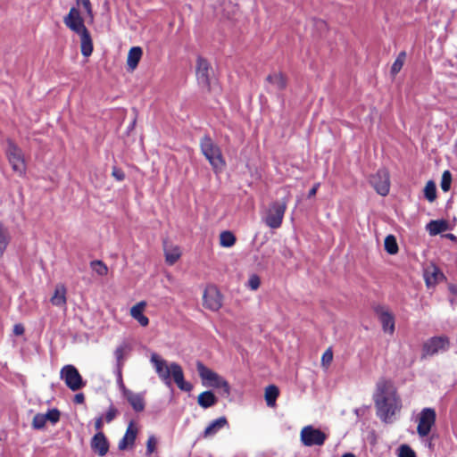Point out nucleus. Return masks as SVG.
I'll use <instances>...</instances> for the list:
<instances>
[{
    "label": "nucleus",
    "mask_w": 457,
    "mask_h": 457,
    "mask_svg": "<svg viewBox=\"0 0 457 457\" xmlns=\"http://www.w3.org/2000/svg\"><path fill=\"white\" fill-rule=\"evenodd\" d=\"M373 398L378 417L386 423H391L395 412L401 408V401L392 383L380 379L377 383Z\"/></svg>",
    "instance_id": "f257e3e1"
},
{
    "label": "nucleus",
    "mask_w": 457,
    "mask_h": 457,
    "mask_svg": "<svg viewBox=\"0 0 457 457\" xmlns=\"http://www.w3.org/2000/svg\"><path fill=\"white\" fill-rule=\"evenodd\" d=\"M150 361L159 378L168 387H171L173 379L181 391L190 392L193 389L192 384L185 380L183 370L177 362L168 364L164 359L155 353L151 354Z\"/></svg>",
    "instance_id": "f03ea898"
},
{
    "label": "nucleus",
    "mask_w": 457,
    "mask_h": 457,
    "mask_svg": "<svg viewBox=\"0 0 457 457\" xmlns=\"http://www.w3.org/2000/svg\"><path fill=\"white\" fill-rule=\"evenodd\" d=\"M196 370L204 386L221 388L226 395H229L230 386L224 378L206 367L201 361L196 363Z\"/></svg>",
    "instance_id": "7ed1b4c3"
},
{
    "label": "nucleus",
    "mask_w": 457,
    "mask_h": 457,
    "mask_svg": "<svg viewBox=\"0 0 457 457\" xmlns=\"http://www.w3.org/2000/svg\"><path fill=\"white\" fill-rule=\"evenodd\" d=\"M201 151L209 161L215 172L222 170L225 165L220 147L209 137H204L200 143Z\"/></svg>",
    "instance_id": "20e7f679"
},
{
    "label": "nucleus",
    "mask_w": 457,
    "mask_h": 457,
    "mask_svg": "<svg viewBox=\"0 0 457 457\" xmlns=\"http://www.w3.org/2000/svg\"><path fill=\"white\" fill-rule=\"evenodd\" d=\"M287 200L282 199L272 203L265 217V223L270 228H278L281 226L285 212L287 210Z\"/></svg>",
    "instance_id": "39448f33"
},
{
    "label": "nucleus",
    "mask_w": 457,
    "mask_h": 457,
    "mask_svg": "<svg viewBox=\"0 0 457 457\" xmlns=\"http://www.w3.org/2000/svg\"><path fill=\"white\" fill-rule=\"evenodd\" d=\"M60 377L71 391H78L86 385L77 368L71 364L62 368Z\"/></svg>",
    "instance_id": "423d86ee"
},
{
    "label": "nucleus",
    "mask_w": 457,
    "mask_h": 457,
    "mask_svg": "<svg viewBox=\"0 0 457 457\" xmlns=\"http://www.w3.org/2000/svg\"><path fill=\"white\" fill-rule=\"evenodd\" d=\"M6 155L12 170L23 174L25 171V161L21 149L12 140H7Z\"/></svg>",
    "instance_id": "0eeeda50"
},
{
    "label": "nucleus",
    "mask_w": 457,
    "mask_h": 457,
    "mask_svg": "<svg viewBox=\"0 0 457 457\" xmlns=\"http://www.w3.org/2000/svg\"><path fill=\"white\" fill-rule=\"evenodd\" d=\"M300 436L303 445L308 447L314 445L320 446L324 445L327 439V435L324 432L311 425L303 428Z\"/></svg>",
    "instance_id": "6e6552de"
},
{
    "label": "nucleus",
    "mask_w": 457,
    "mask_h": 457,
    "mask_svg": "<svg viewBox=\"0 0 457 457\" xmlns=\"http://www.w3.org/2000/svg\"><path fill=\"white\" fill-rule=\"evenodd\" d=\"M450 347L449 338L445 336L433 337L423 345V355H434L446 352Z\"/></svg>",
    "instance_id": "1a4fd4ad"
},
{
    "label": "nucleus",
    "mask_w": 457,
    "mask_h": 457,
    "mask_svg": "<svg viewBox=\"0 0 457 457\" xmlns=\"http://www.w3.org/2000/svg\"><path fill=\"white\" fill-rule=\"evenodd\" d=\"M436 414L432 408H424L419 418L417 432L420 437H425L430 433L431 428L436 422Z\"/></svg>",
    "instance_id": "9d476101"
},
{
    "label": "nucleus",
    "mask_w": 457,
    "mask_h": 457,
    "mask_svg": "<svg viewBox=\"0 0 457 457\" xmlns=\"http://www.w3.org/2000/svg\"><path fill=\"white\" fill-rule=\"evenodd\" d=\"M370 183L378 195L386 196L390 189L388 171L386 169L378 170L375 174L370 176Z\"/></svg>",
    "instance_id": "9b49d317"
},
{
    "label": "nucleus",
    "mask_w": 457,
    "mask_h": 457,
    "mask_svg": "<svg viewBox=\"0 0 457 457\" xmlns=\"http://www.w3.org/2000/svg\"><path fill=\"white\" fill-rule=\"evenodd\" d=\"M63 22L66 27H68L76 34H79L87 30L79 13V11L75 7L71 8L69 13L64 17Z\"/></svg>",
    "instance_id": "f8f14e48"
},
{
    "label": "nucleus",
    "mask_w": 457,
    "mask_h": 457,
    "mask_svg": "<svg viewBox=\"0 0 457 457\" xmlns=\"http://www.w3.org/2000/svg\"><path fill=\"white\" fill-rule=\"evenodd\" d=\"M204 306L211 311H218L221 307V297L215 287H209L204 290Z\"/></svg>",
    "instance_id": "ddd939ff"
},
{
    "label": "nucleus",
    "mask_w": 457,
    "mask_h": 457,
    "mask_svg": "<svg viewBox=\"0 0 457 457\" xmlns=\"http://www.w3.org/2000/svg\"><path fill=\"white\" fill-rule=\"evenodd\" d=\"M90 446L94 453L103 457L108 453L110 445L105 435L99 431L92 437Z\"/></svg>",
    "instance_id": "4468645a"
},
{
    "label": "nucleus",
    "mask_w": 457,
    "mask_h": 457,
    "mask_svg": "<svg viewBox=\"0 0 457 457\" xmlns=\"http://www.w3.org/2000/svg\"><path fill=\"white\" fill-rule=\"evenodd\" d=\"M378 320L382 325L383 331L389 335H393L395 332V317L387 310L383 307H378L376 310Z\"/></svg>",
    "instance_id": "2eb2a0df"
},
{
    "label": "nucleus",
    "mask_w": 457,
    "mask_h": 457,
    "mask_svg": "<svg viewBox=\"0 0 457 457\" xmlns=\"http://www.w3.org/2000/svg\"><path fill=\"white\" fill-rule=\"evenodd\" d=\"M196 78L200 86L204 87H210L209 63L201 57L197 59Z\"/></svg>",
    "instance_id": "dca6fc26"
},
{
    "label": "nucleus",
    "mask_w": 457,
    "mask_h": 457,
    "mask_svg": "<svg viewBox=\"0 0 457 457\" xmlns=\"http://www.w3.org/2000/svg\"><path fill=\"white\" fill-rule=\"evenodd\" d=\"M137 428L135 427L134 423L130 421L127 428L125 435L119 442L118 448L123 451L128 449L129 447H132L137 438Z\"/></svg>",
    "instance_id": "f3484780"
},
{
    "label": "nucleus",
    "mask_w": 457,
    "mask_h": 457,
    "mask_svg": "<svg viewBox=\"0 0 457 457\" xmlns=\"http://www.w3.org/2000/svg\"><path fill=\"white\" fill-rule=\"evenodd\" d=\"M227 426H228V420H227L226 417H224V416L220 417V418L212 420V422H210V424L204 430L203 436L205 438L213 436L220 430H221L222 428H224Z\"/></svg>",
    "instance_id": "a211bd4d"
},
{
    "label": "nucleus",
    "mask_w": 457,
    "mask_h": 457,
    "mask_svg": "<svg viewBox=\"0 0 457 457\" xmlns=\"http://www.w3.org/2000/svg\"><path fill=\"white\" fill-rule=\"evenodd\" d=\"M66 287L62 284L56 285L53 296L50 298V302L53 305L65 309L67 298H66Z\"/></svg>",
    "instance_id": "6ab92c4d"
},
{
    "label": "nucleus",
    "mask_w": 457,
    "mask_h": 457,
    "mask_svg": "<svg viewBox=\"0 0 457 457\" xmlns=\"http://www.w3.org/2000/svg\"><path fill=\"white\" fill-rule=\"evenodd\" d=\"M163 250L165 261L170 265L174 264L181 255L179 247L178 245H170L167 241L163 242Z\"/></svg>",
    "instance_id": "aec40b11"
},
{
    "label": "nucleus",
    "mask_w": 457,
    "mask_h": 457,
    "mask_svg": "<svg viewBox=\"0 0 457 457\" xmlns=\"http://www.w3.org/2000/svg\"><path fill=\"white\" fill-rule=\"evenodd\" d=\"M145 305H146L145 302L142 301V302H139L137 304H135L130 309V315L132 316V318H134L136 320H137V322L143 327L147 326L149 323V319L145 315L143 314V311H144Z\"/></svg>",
    "instance_id": "412c9836"
},
{
    "label": "nucleus",
    "mask_w": 457,
    "mask_h": 457,
    "mask_svg": "<svg viewBox=\"0 0 457 457\" xmlns=\"http://www.w3.org/2000/svg\"><path fill=\"white\" fill-rule=\"evenodd\" d=\"M125 398L135 411H142L145 409V401L142 394H135L132 391H126Z\"/></svg>",
    "instance_id": "4be33fe9"
},
{
    "label": "nucleus",
    "mask_w": 457,
    "mask_h": 457,
    "mask_svg": "<svg viewBox=\"0 0 457 457\" xmlns=\"http://www.w3.org/2000/svg\"><path fill=\"white\" fill-rule=\"evenodd\" d=\"M197 403L202 408L208 409L218 403V398L212 391L208 390L198 395Z\"/></svg>",
    "instance_id": "5701e85b"
},
{
    "label": "nucleus",
    "mask_w": 457,
    "mask_h": 457,
    "mask_svg": "<svg viewBox=\"0 0 457 457\" xmlns=\"http://www.w3.org/2000/svg\"><path fill=\"white\" fill-rule=\"evenodd\" d=\"M80 37V46H81V54L85 57H88L92 54L93 52V43L91 36L88 30H86L82 33L78 34Z\"/></svg>",
    "instance_id": "b1692460"
},
{
    "label": "nucleus",
    "mask_w": 457,
    "mask_h": 457,
    "mask_svg": "<svg viewBox=\"0 0 457 457\" xmlns=\"http://www.w3.org/2000/svg\"><path fill=\"white\" fill-rule=\"evenodd\" d=\"M131 346L128 342H122L114 351L116 369H121L126 355L130 352Z\"/></svg>",
    "instance_id": "393cba45"
},
{
    "label": "nucleus",
    "mask_w": 457,
    "mask_h": 457,
    "mask_svg": "<svg viewBox=\"0 0 457 457\" xmlns=\"http://www.w3.org/2000/svg\"><path fill=\"white\" fill-rule=\"evenodd\" d=\"M426 229L430 236H436L448 229V222L445 220H430L427 224Z\"/></svg>",
    "instance_id": "a878e982"
},
{
    "label": "nucleus",
    "mask_w": 457,
    "mask_h": 457,
    "mask_svg": "<svg viewBox=\"0 0 457 457\" xmlns=\"http://www.w3.org/2000/svg\"><path fill=\"white\" fill-rule=\"evenodd\" d=\"M142 49L139 46H133L130 48L127 59V64L130 70H134L137 68L142 57Z\"/></svg>",
    "instance_id": "bb28decb"
},
{
    "label": "nucleus",
    "mask_w": 457,
    "mask_h": 457,
    "mask_svg": "<svg viewBox=\"0 0 457 457\" xmlns=\"http://www.w3.org/2000/svg\"><path fill=\"white\" fill-rule=\"evenodd\" d=\"M278 395V388L274 385H270L265 388V401L269 407H274L276 405V400Z\"/></svg>",
    "instance_id": "cd10ccee"
},
{
    "label": "nucleus",
    "mask_w": 457,
    "mask_h": 457,
    "mask_svg": "<svg viewBox=\"0 0 457 457\" xmlns=\"http://www.w3.org/2000/svg\"><path fill=\"white\" fill-rule=\"evenodd\" d=\"M267 81L276 89L282 90L286 87V79L281 73H272L267 77Z\"/></svg>",
    "instance_id": "c85d7f7f"
},
{
    "label": "nucleus",
    "mask_w": 457,
    "mask_h": 457,
    "mask_svg": "<svg viewBox=\"0 0 457 457\" xmlns=\"http://www.w3.org/2000/svg\"><path fill=\"white\" fill-rule=\"evenodd\" d=\"M424 277L427 286L431 287L437 282L439 278L443 277V274L439 271L438 269L434 267L432 271L426 270Z\"/></svg>",
    "instance_id": "c756f323"
},
{
    "label": "nucleus",
    "mask_w": 457,
    "mask_h": 457,
    "mask_svg": "<svg viewBox=\"0 0 457 457\" xmlns=\"http://www.w3.org/2000/svg\"><path fill=\"white\" fill-rule=\"evenodd\" d=\"M385 250L389 254H395L398 252V245L395 237L393 235H388L385 238L384 242Z\"/></svg>",
    "instance_id": "7c9ffc66"
},
{
    "label": "nucleus",
    "mask_w": 457,
    "mask_h": 457,
    "mask_svg": "<svg viewBox=\"0 0 457 457\" xmlns=\"http://www.w3.org/2000/svg\"><path fill=\"white\" fill-rule=\"evenodd\" d=\"M10 242V234L6 228L0 223V255H3Z\"/></svg>",
    "instance_id": "2f4dec72"
},
{
    "label": "nucleus",
    "mask_w": 457,
    "mask_h": 457,
    "mask_svg": "<svg viewBox=\"0 0 457 457\" xmlns=\"http://www.w3.org/2000/svg\"><path fill=\"white\" fill-rule=\"evenodd\" d=\"M424 196L430 203H432L436 200V184L432 180H429L426 184L425 188H424Z\"/></svg>",
    "instance_id": "473e14b6"
},
{
    "label": "nucleus",
    "mask_w": 457,
    "mask_h": 457,
    "mask_svg": "<svg viewBox=\"0 0 457 457\" xmlns=\"http://www.w3.org/2000/svg\"><path fill=\"white\" fill-rule=\"evenodd\" d=\"M236 242V237L230 231H223L220 235V243L223 247H231Z\"/></svg>",
    "instance_id": "72a5a7b5"
},
{
    "label": "nucleus",
    "mask_w": 457,
    "mask_h": 457,
    "mask_svg": "<svg viewBox=\"0 0 457 457\" xmlns=\"http://www.w3.org/2000/svg\"><path fill=\"white\" fill-rule=\"evenodd\" d=\"M406 58V53L401 52L398 56L396 57L395 61L394 62L392 67H391V73L393 75L397 74L401 69L403 68V65L404 63Z\"/></svg>",
    "instance_id": "f704fd0d"
},
{
    "label": "nucleus",
    "mask_w": 457,
    "mask_h": 457,
    "mask_svg": "<svg viewBox=\"0 0 457 457\" xmlns=\"http://www.w3.org/2000/svg\"><path fill=\"white\" fill-rule=\"evenodd\" d=\"M91 269L100 276H105L108 273L107 266L99 260H96L90 262Z\"/></svg>",
    "instance_id": "c9c22d12"
},
{
    "label": "nucleus",
    "mask_w": 457,
    "mask_h": 457,
    "mask_svg": "<svg viewBox=\"0 0 457 457\" xmlns=\"http://www.w3.org/2000/svg\"><path fill=\"white\" fill-rule=\"evenodd\" d=\"M452 183V174L449 170H445L441 179V188L444 192L449 191Z\"/></svg>",
    "instance_id": "e433bc0d"
},
{
    "label": "nucleus",
    "mask_w": 457,
    "mask_h": 457,
    "mask_svg": "<svg viewBox=\"0 0 457 457\" xmlns=\"http://www.w3.org/2000/svg\"><path fill=\"white\" fill-rule=\"evenodd\" d=\"M46 421H50L52 424H56L60 420V411L56 408H53L48 410V411L44 414Z\"/></svg>",
    "instance_id": "4c0bfd02"
},
{
    "label": "nucleus",
    "mask_w": 457,
    "mask_h": 457,
    "mask_svg": "<svg viewBox=\"0 0 457 457\" xmlns=\"http://www.w3.org/2000/svg\"><path fill=\"white\" fill-rule=\"evenodd\" d=\"M46 423V420L45 418V415L43 413H37L33 418L32 427L35 429H42L45 428Z\"/></svg>",
    "instance_id": "58836bf2"
},
{
    "label": "nucleus",
    "mask_w": 457,
    "mask_h": 457,
    "mask_svg": "<svg viewBox=\"0 0 457 457\" xmlns=\"http://www.w3.org/2000/svg\"><path fill=\"white\" fill-rule=\"evenodd\" d=\"M398 457H416V453L409 445H402L398 448Z\"/></svg>",
    "instance_id": "ea45409f"
},
{
    "label": "nucleus",
    "mask_w": 457,
    "mask_h": 457,
    "mask_svg": "<svg viewBox=\"0 0 457 457\" xmlns=\"http://www.w3.org/2000/svg\"><path fill=\"white\" fill-rule=\"evenodd\" d=\"M261 280L259 276L256 274H252L248 278L246 286L249 289L255 291L259 288Z\"/></svg>",
    "instance_id": "a19ab883"
},
{
    "label": "nucleus",
    "mask_w": 457,
    "mask_h": 457,
    "mask_svg": "<svg viewBox=\"0 0 457 457\" xmlns=\"http://www.w3.org/2000/svg\"><path fill=\"white\" fill-rule=\"evenodd\" d=\"M118 413H119V411H118L117 408H115L112 404H111L103 418L107 423H110L116 418Z\"/></svg>",
    "instance_id": "79ce46f5"
},
{
    "label": "nucleus",
    "mask_w": 457,
    "mask_h": 457,
    "mask_svg": "<svg viewBox=\"0 0 457 457\" xmlns=\"http://www.w3.org/2000/svg\"><path fill=\"white\" fill-rule=\"evenodd\" d=\"M237 11V5H233L230 3L223 8L224 15L230 20L234 19Z\"/></svg>",
    "instance_id": "37998d69"
},
{
    "label": "nucleus",
    "mask_w": 457,
    "mask_h": 457,
    "mask_svg": "<svg viewBox=\"0 0 457 457\" xmlns=\"http://www.w3.org/2000/svg\"><path fill=\"white\" fill-rule=\"evenodd\" d=\"M156 439L154 436H149L146 442V455L150 456L156 449Z\"/></svg>",
    "instance_id": "c03bdc74"
},
{
    "label": "nucleus",
    "mask_w": 457,
    "mask_h": 457,
    "mask_svg": "<svg viewBox=\"0 0 457 457\" xmlns=\"http://www.w3.org/2000/svg\"><path fill=\"white\" fill-rule=\"evenodd\" d=\"M77 4L79 5H81L85 9L87 14L89 17L93 18V12H92V7H91V3H90L89 0H77Z\"/></svg>",
    "instance_id": "a18cd8bd"
},
{
    "label": "nucleus",
    "mask_w": 457,
    "mask_h": 457,
    "mask_svg": "<svg viewBox=\"0 0 457 457\" xmlns=\"http://www.w3.org/2000/svg\"><path fill=\"white\" fill-rule=\"evenodd\" d=\"M333 360V353L330 349L327 350L321 358V361L323 365H328Z\"/></svg>",
    "instance_id": "49530a36"
},
{
    "label": "nucleus",
    "mask_w": 457,
    "mask_h": 457,
    "mask_svg": "<svg viewBox=\"0 0 457 457\" xmlns=\"http://www.w3.org/2000/svg\"><path fill=\"white\" fill-rule=\"evenodd\" d=\"M112 175L119 181L123 180L124 178H125L124 173L121 170H118V169H113Z\"/></svg>",
    "instance_id": "de8ad7c7"
},
{
    "label": "nucleus",
    "mask_w": 457,
    "mask_h": 457,
    "mask_svg": "<svg viewBox=\"0 0 457 457\" xmlns=\"http://www.w3.org/2000/svg\"><path fill=\"white\" fill-rule=\"evenodd\" d=\"M24 327L21 324H15L13 327V333L16 336H21L24 333Z\"/></svg>",
    "instance_id": "09e8293b"
},
{
    "label": "nucleus",
    "mask_w": 457,
    "mask_h": 457,
    "mask_svg": "<svg viewBox=\"0 0 457 457\" xmlns=\"http://www.w3.org/2000/svg\"><path fill=\"white\" fill-rule=\"evenodd\" d=\"M103 426H104V418L102 416L96 418V420H95V428H96V429L99 432V431H101Z\"/></svg>",
    "instance_id": "8fccbe9b"
},
{
    "label": "nucleus",
    "mask_w": 457,
    "mask_h": 457,
    "mask_svg": "<svg viewBox=\"0 0 457 457\" xmlns=\"http://www.w3.org/2000/svg\"><path fill=\"white\" fill-rule=\"evenodd\" d=\"M84 401H85V396H84V395L82 393L75 395V396H74V403H75L80 404V403H83Z\"/></svg>",
    "instance_id": "3c124183"
},
{
    "label": "nucleus",
    "mask_w": 457,
    "mask_h": 457,
    "mask_svg": "<svg viewBox=\"0 0 457 457\" xmlns=\"http://www.w3.org/2000/svg\"><path fill=\"white\" fill-rule=\"evenodd\" d=\"M116 375H117V383L119 386H121V383H123L121 369H116Z\"/></svg>",
    "instance_id": "603ef678"
},
{
    "label": "nucleus",
    "mask_w": 457,
    "mask_h": 457,
    "mask_svg": "<svg viewBox=\"0 0 457 457\" xmlns=\"http://www.w3.org/2000/svg\"><path fill=\"white\" fill-rule=\"evenodd\" d=\"M318 187H319V184L315 185L310 191H309V194H308V196L309 197H312L313 195H316L317 193V189H318Z\"/></svg>",
    "instance_id": "864d4df0"
},
{
    "label": "nucleus",
    "mask_w": 457,
    "mask_h": 457,
    "mask_svg": "<svg viewBox=\"0 0 457 457\" xmlns=\"http://www.w3.org/2000/svg\"><path fill=\"white\" fill-rule=\"evenodd\" d=\"M120 386V389L121 390L122 395H123V396H124V397H125V392H126V391H130L129 389H128V388H126V387H125V386H124V384H123V383H121V386Z\"/></svg>",
    "instance_id": "5fc2aeb1"
},
{
    "label": "nucleus",
    "mask_w": 457,
    "mask_h": 457,
    "mask_svg": "<svg viewBox=\"0 0 457 457\" xmlns=\"http://www.w3.org/2000/svg\"><path fill=\"white\" fill-rule=\"evenodd\" d=\"M342 457H356L354 454L353 453H345Z\"/></svg>",
    "instance_id": "6e6d98bb"
},
{
    "label": "nucleus",
    "mask_w": 457,
    "mask_h": 457,
    "mask_svg": "<svg viewBox=\"0 0 457 457\" xmlns=\"http://www.w3.org/2000/svg\"><path fill=\"white\" fill-rule=\"evenodd\" d=\"M451 290L453 293L456 294L457 293V288L455 287H451Z\"/></svg>",
    "instance_id": "4d7b16f0"
},
{
    "label": "nucleus",
    "mask_w": 457,
    "mask_h": 457,
    "mask_svg": "<svg viewBox=\"0 0 457 457\" xmlns=\"http://www.w3.org/2000/svg\"><path fill=\"white\" fill-rule=\"evenodd\" d=\"M447 237L451 238V239H453L455 237L453 235V234H448L447 235Z\"/></svg>",
    "instance_id": "13d9d810"
},
{
    "label": "nucleus",
    "mask_w": 457,
    "mask_h": 457,
    "mask_svg": "<svg viewBox=\"0 0 457 457\" xmlns=\"http://www.w3.org/2000/svg\"><path fill=\"white\" fill-rule=\"evenodd\" d=\"M355 413H356V415L358 416V415L360 414V410H359V409H356V410H355Z\"/></svg>",
    "instance_id": "bf43d9fd"
},
{
    "label": "nucleus",
    "mask_w": 457,
    "mask_h": 457,
    "mask_svg": "<svg viewBox=\"0 0 457 457\" xmlns=\"http://www.w3.org/2000/svg\"><path fill=\"white\" fill-rule=\"evenodd\" d=\"M320 25L325 26L326 24L323 21H320Z\"/></svg>",
    "instance_id": "052dcab7"
}]
</instances>
